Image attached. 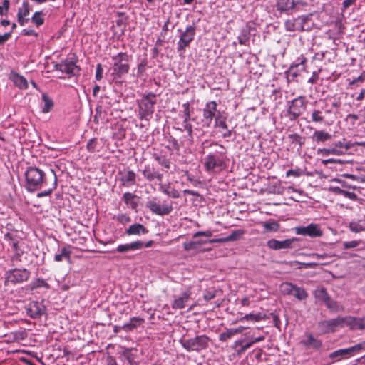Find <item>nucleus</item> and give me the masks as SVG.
<instances>
[{
  "instance_id": "nucleus-60",
  "label": "nucleus",
  "mask_w": 365,
  "mask_h": 365,
  "mask_svg": "<svg viewBox=\"0 0 365 365\" xmlns=\"http://www.w3.org/2000/svg\"><path fill=\"white\" fill-rule=\"evenodd\" d=\"M95 77L97 81H100L103 78V68L100 63L97 65Z\"/></svg>"
},
{
  "instance_id": "nucleus-25",
  "label": "nucleus",
  "mask_w": 365,
  "mask_h": 365,
  "mask_svg": "<svg viewBox=\"0 0 365 365\" xmlns=\"http://www.w3.org/2000/svg\"><path fill=\"white\" fill-rule=\"evenodd\" d=\"M358 318L351 316L341 317V327L348 326L351 329H358Z\"/></svg>"
},
{
  "instance_id": "nucleus-45",
  "label": "nucleus",
  "mask_w": 365,
  "mask_h": 365,
  "mask_svg": "<svg viewBox=\"0 0 365 365\" xmlns=\"http://www.w3.org/2000/svg\"><path fill=\"white\" fill-rule=\"evenodd\" d=\"M183 110H182V116H183V123L189 122V120L191 119L190 118V103H183L182 106Z\"/></svg>"
},
{
  "instance_id": "nucleus-52",
  "label": "nucleus",
  "mask_w": 365,
  "mask_h": 365,
  "mask_svg": "<svg viewBox=\"0 0 365 365\" xmlns=\"http://www.w3.org/2000/svg\"><path fill=\"white\" fill-rule=\"evenodd\" d=\"M123 356L127 359L130 365H137V363L133 360L132 355L130 354V349L124 348Z\"/></svg>"
},
{
  "instance_id": "nucleus-53",
  "label": "nucleus",
  "mask_w": 365,
  "mask_h": 365,
  "mask_svg": "<svg viewBox=\"0 0 365 365\" xmlns=\"http://www.w3.org/2000/svg\"><path fill=\"white\" fill-rule=\"evenodd\" d=\"M183 247L185 251L197 249L195 241L185 242L183 243Z\"/></svg>"
},
{
  "instance_id": "nucleus-19",
  "label": "nucleus",
  "mask_w": 365,
  "mask_h": 365,
  "mask_svg": "<svg viewBox=\"0 0 365 365\" xmlns=\"http://www.w3.org/2000/svg\"><path fill=\"white\" fill-rule=\"evenodd\" d=\"M143 247V242L138 240L128 244L120 245L116 248V251L120 253H125L129 251L140 250Z\"/></svg>"
},
{
  "instance_id": "nucleus-58",
  "label": "nucleus",
  "mask_w": 365,
  "mask_h": 365,
  "mask_svg": "<svg viewBox=\"0 0 365 365\" xmlns=\"http://www.w3.org/2000/svg\"><path fill=\"white\" fill-rule=\"evenodd\" d=\"M359 242L356 240L349 241V242H344L343 243V246L345 249H349V248H354L359 245Z\"/></svg>"
},
{
  "instance_id": "nucleus-37",
  "label": "nucleus",
  "mask_w": 365,
  "mask_h": 365,
  "mask_svg": "<svg viewBox=\"0 0 365 365\" xmlns=\"http://www.w3.org/2000/svg\"><path fill=\"white\" fill-rule=\"evenodd\" d=\"M250 36V28L246 26L245 28L242 29L241 33L237 38L239 43L241 45L246 44L247 42L249 41Z\"/></svg>"
},
{
  "instance_id": "nucleus-48",
  "label": "nucleus",
  "mask_w": 365,
  "mask_h": 365,
  "mask_svg": "<svg viewBox=\"0 0 365 365\" xmlns=\"http://www.w3.org/2000/svg\"><path fill=\"white\" fill-rule=\"evenodd\" d=\"M41 14L42 13L41 11H36L31 18V21L35 23L37 26H40L44 22V19L41 17Z\"/></svg>"
},
{
  "instance_id": "nucleus-33",
  "label": "nucleus",
  "mask_w": 365,
  "mask_h": 365,
  "mask_svg": "<svg viewBox=\"0 0 365 365\" xmlns=\"http://www.w3.org/2000/svg\"><path fill=\"white\" fill-rule=\"evenodd\" d=\"M347 355H349L347 349H342L330 353L329 358L332 360L339 361Z\"/></svg>"
},
{
  "instance_id": "nucleus-28",
  "label": "nucleus",
  "mask_w": 365,
  "mask_h": 365,
  "mask_svg": "<svg viewBox=\"0 0 365 365\" xmlns=\"http://www.w3.org/2000/svg\"><path fill=\"white\" fill-rule=\"evenodd\" d=\"M298 61L299 63L292 65L289 70L290 75L294 77L297 76L299 71H302L305 69L304 63L306 62V58L303 57L302 58H299Z\"/></svg>"
},
{
  "instance_id": "nucleus-38",
  "label": "nucleus",
  "mask_w": 365,
  "mask_h": 365,
  "mask_svg": "<svg viewBox=\"0 0 365 365\" xmlns=\"http://www.w3.org/2000/svg\"><path fill=\"white\" fill-rule=\"evenodd\" d=\"M311 117L312 121L314 123H323L324 121V116L319 110L314 109L312 112Z\"/></svg>"
},
{
  "instance_id": "nucleus-41",
  "label": "nucleus",
  "mask_w": 365,
  "mask_h": 365,
  "mask_svg": "<svg viewBox=\"0 0 365 365\" xmlns=\"http://www.w3.org/2000/svg\"><path fill=\"white\" fill-rule=\"evenodd\" d=\"M135 195L130 192H125L123 195V200L126 205H130L131 207H135L136 203L134 202Z\"/></svg>"
},
{
  "instance_id": "nucleus-27",
  "label": "nucleus",
  "mask_w": 365,
  "mask_h": 365,
  "mask_svg": "<svg viewBox=\"0 0 365 365\" xmlns=\"http://www.w3.org/2000/svg\"><path fill=\"white\" fill-rule=\"evenodd\" d=\"M51 173L52 174V183L50 185L49 187L44 190L43 192H38L37 194L38 197H43L46 196L50 195L52 192L57 187V177L53 169H51Z\"/></svg>"
},
{
  "instance_id": "nucleus-24",
  "label": "nucleus",
  "mask_w": 365,
  "mask_h": 365,
  "mask_svg": "<svg viewBox=\"0 0 365 365\" xmlns=\"http://www.w3.org/2000/svg\"><path fill=\"white\" fill-rule=\"evenodd\" d=\"M71 246L66 245L61 248V252L59 254H56L54 256V260L57 262H60L65 259L68 262L71 261Z\"/></svg>"
},
{
  "instance_id": "nucleus-55",
  "label": "nucleus",
  "mask_w": 365,
  "mask_h": 365,
  "mask_svg": "<svg viewBox=\"0 0 365 365\" xmlns=\"http://www.w3.org/2000/svg\"><path fill=\"white\" fill-rule=\"evenodd\" d=\"M243 319H246V320H253L255 322H258V321H260L261 319H262V317L260 314H246Z\"/></svg>"
},
{
  "instance_id": "nucleus-47",
  "label": "nucleus",
  "mask_w": 365,
  "mask_h": 365,
  "mask_svg": "<svg viewBox=\"0 0 365 365\" xmlns=\"http://www.w3.org/2000/svg\"><path fill=\"white\" fill-rule=\"evenodd\" d=\"M324 153L326 155H341L344 154V150L339 149V148L334 146L333 148L324 149Z\"/></svg>"
},
{
  "instance_id": "nucleus-51",
  "label": "nucleus",
  "mask_w": 365,
  "mask_h": 365,
  "mask_svg": "<svg viewBox=\"0 0 365 365\" xmlns=\"http://www.w3.org/2000/svg\"><path fill=\"white\" fill-rule=\"evenodd\" d=\"M364 348H365V344L364 343L356 344V345H354L353 346L347 348L348 354H349V355L351 354L352 353L356 352V351H359V350H361Z\"/></svg>"
},
{
  "instance_id": "nucleus-62",
  "label": "nucleus",
  "mask_w": 365,
  "mask_h": 365,
  "mask_svg": "<svg viewBox=\"0 0 365 365\" xmlns=\"http://www.w3.org/2000/svg\"><path fill=\"white\" fill-rule=\"evenodd\" d=\"M22 34H24L25 36H38V33H36L34 30H33V29H24L22 31Z\"/></svg>"
},
{
  "instance_id": "nucleus-59",
  "label": "nucleus",
  "mask_w": 365,
  "mask_h": 365,
  "mask_svg": "<svg viewBox=\"0 0 365 365\" xmlns=\"http://www.w3.org/2000/svg\"><path fill=\"white\" fill-rule=\"evenodd\" d=\"M212 235V231H198L193 235V237L196 238L200 236L211 237Z\"/></svg>"
},
{
  "instance_id": "nucleus-50",
  "label": "nucleus",
  "mask_w": 365,
  "mask_h": 365,
  "mask_svg": "<svg viewBox=\"0 0 365 365\" xmlns=\"http://www.w3.org/2000/svg\"><path fill=\"white\" fill-rule=\"evenodd\" d=\"M184 124V129L187 132V135L189 137V140L192 143L193 140V130H192V125L189 123V122L183 123Z\"/></svg>"
},
{
  "instance_id": "nucleus-8",
  "label": "nucleus",
  "mask_w": 365,
  "mask_h": 365,
  "mask_svg": "<svg viewBox=\"0 0 365 365\" xmlns=\"http://www.w3.org/2000/svg\"><path fill=\"white\" fill-rule=\"evenodd\" d=\"M30 272L26 269H14L6 272V281L12 284L23 283L29 279Z\"/></svg>"
},
{
  "instance_id": "nucleus-40",
  "label": "nucleus",
  "mask_w": 365,
  "mask_h": 365,
  "mask_svg": "<svg viewBox=\"0 0 365 365\" xmlns=\"http://www.w3.org/2000/svg\"><path fill=\"white\" fill-rule=\"evenodd\" d=\"M296 285L289 282H285L282 284V292L284 294L292 295Z\"/></svg>"
},
{
  "instance_id": "nucleus-29",
  "label": "nucleus",
  "mask_w": 365,
  "mask_h": 365,
  "mask_svg": "<svg viewBox=\"0 0 365 365\" xmlns=\"http://www.w3.org/2000/svg\"><path fill=\"white\" fill-rule=\"evenodd\" d=\"M312 138L317 143H324L331 138V135L324 130H316L314 132Z\"/></svg>"
},
{
  "instance_id": "nucleus-4",
  "label": "nucleus",
  "mask_w": 365,
  "mask_h": 365,
  "mask_svg": "<svg viewBox=\"0 0 365 365\" xmlns=\"http://www.w3.org/2000/svg\"><path fill=\"white\" fill-rule=\"evenodd\" d=\"M156 103V96L152 93L143 96L139 103V113L141 119L149 120L154 112V105Z\"/></svg>"
},
{
  "instance_id": "nucleus-12",
  "label": "nucleus",
  "mask_w": 365,
  "mask_h": 365,
  "mask_svg": "<svg viewBox=\"0 0 365 365\" xmlns=\"http://www.w3.org/2000/svg\"><path fill=\"white\" fill-rule=\"evenodd\" d=\"M146 206L153 213L158 215H168L173 210V207L171 205L164 204L163 205H160L154 200H149L147 202Z\"/></svg>"
},
{
  "instance_id": "nucleus-54",
  "label": "nucleus",
  "mask_w": 365,
  "mask_h": 365,
  "mask_svg": "<svg viewBox=\"0 0 365 365\" xmlns=\"http://www.w3.org/2000/svg\"><path fill=\"white\" fill-rule=\"evenodd\" d=\"M97 146V140L96 138L91 139L87 143V149L89 152H94Z\"/></svg>"
},
{
  "instance_id": "nucleus-15",
  "label": "nucleus",
  "mask_w": 365,
  "mask_h": 365,
  "mask_svg": "<svg viewBox=\"0 0 365 365\" xmlns=\"http://www.w3.org/2000/svg\"><path fill=\"white\" fill-rule=\"evenodd\" d=\"M26 312L32 319H37L43 314L44 307L41 303L33 301L28 304Z\"/></svg>"
},
{
  "instance_id": "nucleus-57",
  "label": "nucleus",
  "mask_w": 365,
  "mask_h": 365,
  "mask_svg": "<svg viewBox=\"0 0 365 365\" xmlns=\"http://www.w3.org/2000/svg\"><path fill=\"white\" fill-rule=\"evenodd\" d=\"M253 345V342H247L242 345V346L237 351L238 355H241L244 353L247 349H250Z\"/></svg>"
},
{
  "instance_id": "nucleus-63",
  "label": "nucleus",
  "mask_w": 365,
  "mask_h": 365,
  "mask_svg": "<svg viewBox=\"0 0 365 365\" xmlns=\"http://www.w3.org/2000/svg\"><path fill=\"white\" fill-rule=\"evenodd\" d=\"M327 307L331 309H335L336 302L331 299L329 297L327 301L324 302Z\"/></svg>"
},
{
  "instance_id": "nucleus-56",
  "label": "nucleus",
  "mask_w": 365,
  "mask_h": 365,
  "mask_svg": "<svg viewBox=\"0 0 365 365\" xmlns=\"http://www.w3.org/2000/svg\"><path fill=\"white\" fill-rule=\"evenodd\" d=\"M302 174V170L299 169V168H297V169H294V170H287V173H286V176L287 177H289V176L299 177Z\"/></svg>"
},
{
  "instance_id": "nucleus-34",
  "label": "nucleus",
  "mask_w": 365,
  "mask_h": 365,
  "mask_svg": "<svg viewBox=\"0 0 365 365\" xmlns=\"http://www.w3.org/2000/svg\"><path fill=\"white\" fill-rule=\"evenodd\" d=\"M349 227L354 232H360L365 230V223L362 221H351Z\"/></svg>"
},
{
  "instance_id": "nucleus-21",
  "label": "nucleus",
  "mask_w": 365,
  "mask_h": 365,
  "mask_svg": "<svg viewBox=\"0 0 365 365\" xmlns=\"http://www.w3.org/2000/svg\"><path fill=\"white\" fill-rule=\"evenodd\" d=\"M302 344L307 348L313 349H319L322 345V341L314 338L312 335H308L302 341Z\"/></svg>"
},
{
  "instance_id": "nucleus-35",
  "label": "nucleus",
  "mask_w": 365,
  "mask_h": 365,
  "mask_svg": "<svg viewBox=\"0 0 365 365\" xmlns=\"http://www.w3.org/2000/svg\"><path fill=\"white\" fill-rule=\"evenodd\" d=\"M292 295L300 301L305 300L308 297V293L306 290L302 287H297V285L294 289Z\"/></svg>"
},
{
  "instance_id": "nucleus-5",
  "label": "nucleus",
  "mask_w": 365,
  "mask_h": 365,
  "mask_svg": "<svg viewBox=\"0 0 365 365\" xmlns=\"http://www.w3.org/2000/svg\"><path fill=\"white\" fill-rule=\"evenodd\" d=\"M217 103L214 101L207 102L202 109V118L200 123L197 122V124L209 128L213 119L216 122V118L222 115L221 113L217 110Z\"/></svg>"
},
{
  "instance_id": "nucleus-16",
  "label": "nucleus",
  "mask_w": 365,
  "mask_h": 365,
  "mask_svg": "<svg viewBox=\"0 0 365 365\" xmlns=\"http://www.w3.org/2000/svg\"><path fill=\"white\" fill-rule=\"evenodd\" d=\"M319 324L320 327L324 329L325 332H334L337 327H341V317L322 321Z\"/></svg>"
},
{
  "instance_id": "nucleus-46",
  "label": "nucleus",
  "mask_w": 365,
  "mask_h": 365,
  "mask_svg": "<svg viewBox=\"0 0 365 365\" xmlns=\"http://www.w3.org/2000/svg\"><path fill=\"white\" fill-rule=\"evenodd\" d=\"M161 190L168 196H170L173 198L180 197V192L174 188H171L170 187L167 188L161 187Z\"/></svg>"
},
{
  "instance_id": "nucleus-26",
  "label": "nucleus",
  "mask_w": 365,
  "mask_h": 365,
  "mask_svg": "<svg viewBox=\"0 0 365 365\" xmlns=\"http://www.w3.org/2000/svg\"><path fill=\"white\" fill-rule=\"evenodd\" d=\"M143 322V319L140 317H132L130 319V322L124 324L122 326V329H123L125 331L128 332L134 329L137 328L138 326H140Z\"/></svg>"
},
{
  "instance_id": "nucleus-36",
  "label": "nucleus",
  "mask_w": 365,
  "mask_h": 365,
  "mask_svg": "<svg viewBox=\"0 0 365 365\" xmlns=\"http://www.w3.org/2000/svg\"><path fill=\"white\" fill-rule=\"evenodd\" d=\"M41 98H42V101L44 103V106L42 108L43 112V113L49 112L53 106V102L52 99H51L46 93L42 94Z\"/></svg>"
},
{
  "instance_id": "nucleus-31",
  "label": "nucleus",
  "mask_w": 365,
  "mask_h": 365,
  "mask_svg": "<svg viewBox=\"0 0 365 365\" xmlns=\"http://www.w3.org/2000/svg\"><path fill=\"white\" fill-rule=\"evenodd\" d=\"M11 81L13 83L21 89H26L28 87L27 81L22 76L19 75L18 73H12L11 74Z\"/></svg>"
},
{
  "instance_id": "nucleus-1",
  "label": "nucleus",
  "mask_w": 365,
  "mask_h": 365,
  "mask_svg": "<svg viewBox=\"0 0 365 365\" xmlns=\"http://www.w3.org/2000/svg\"><path fill=\"white\" fill-rule=\"evenodd\" d=\"M26 187L32 192L48 185L44 172L36 167H29L25 173Z\"/></svg>"
},
{
  "instance_id": "nucleus-44",
  "label": "nucleus",
  "mask_w": 365,
  "mask_h": 365,
  "mask_svg": "<svg viewBox=\"0 0 365 365\" xmlns=\"http://www.w3.org/2000/svg\"><path fill=\"white\" fill-rule=\"evenodd\" d=\"M29 14V3L24 1L22 7L18 10L17 16L26 17Z\"/></svg>"
},
{
  "instance_id": "nucleus-30",
  "label": "nucleus",
  "mask_w": 365,
  "mask_h": 365,
  "mask_svg": "<svg viewBox=\"0 0 365 365\" xmlns=\"http://www.w3.org/2000/svg\"><path fill=\"white\" fill-rule=\"evenodd\" d=\"M148 232L145 227L141 224H134L130 225L127 230L125 233L131 235H140L141 234H145Z\"/></svg>"
},
{
  "instance_id": "nucleus-39",
  "label": "nucleus",
  "mask_w": 365,
  "mask_h": 365,
  "mask_svg": "<svg viewBox=\"0 0 365 365\" xmlns=\"http://www.w3.org/2000/svg\"><path fill=\"white\" fill-rule=\"evenodd\" d=\"M244 234V231L242 230H237L233 231L230 235H228L225 238V242H231L235 241L240 239L242 235Z\"/></svg>"
},
{
  "instance_id": "nucleus-49",
  "label": "nucleus",
  "mask_w": 365,
  "mask_h": 365,
  "mask_svg": "<svg viewBox=\"0 0 365 365\" xmlns=\"http://www.w3.org/2000/svg\"><path fill=\"white\" fill-rule=\"evenodd\" d=\"M264 227L267 231H272V232H276L279 228V225L274 221L272 222H267L264 224Z\"/></svg>"
},
{
  "instance_id": "nucleus-61",
  "label": "nucleus",
  "mask_w": 365,
  "mask_h": 365,
  "mask_svg": "<svg viewBox=\"0 0 365 365\" xmlns=\"http://www.w3.org/2000/svg\"><path fill=\"white\" fill-rule=\"evenodd\" d=\"M11 31L5 33L4 35H0V45L4 43L11 37Z\"/></svg>"
},
{
  "instance_id": "nucleus-7",
  "label": "nucleus",
  "mask_w": 365,
  "mask_h": 365,
  "mask_svg": "<svg viewBox=\"0 0 365 365\" xmlns=\"http://www.w3.org/2000/svg\"><path fill=\"white\" fill-rule=\"evenodd\" d=\"M195 36V27L194 26H188L186 29L180 35L178 42V52L180 54H183L185 48L188 47L190 43L193 41Z\"/></svg>"
},
{
  "instance_id": "nucleus-64",
  "label": "nucleus",
  "mask_w": 365,
  "mask_h": 365,
  "mask_svg": "<svg viewBox=\"0 0 365 365\" xmlns=\"http://www.w3.org/2000/svg\"><path fill=\"white\" fill-rule=\"evenodd\" d=\"M358 329H365V317L361 318H358Z\"/></svg>"
},
{
  "instance_id": "nucleus-6",
  "label": "nucleus",
  "mask_w": 365,
  "mask_h": 365,
  "mask_svg": "<svg viewBox=\"0 0 365 365\" xmlns=\"http://www.w3.org/2000/svg\"><path fill=\"white\" fill-rule=\"evenodd\" d=\"M309 16H299L297 18L288 19L284 23V26L288 31H308L310 26L308 25Z\"/></svg>"
},
{
  "instance_id": "nucleus-11",
  "label": "nucleus",
  "mask_w": 365,
  "mask_h": 365,
  "mask_svg": "<svg viewBox=\"0 0 365 365\" xmlns=\"http://www.w3.org/2000/svg\"><path fill=\"white\" fill-rule=\"evenodd\" d=\"M299 3V1L295 0H277L276 8L280 13L290 14L297 11V6Z\"/></svg>"
},
{
  "instance_id": "nucleus-10",
  "label": "nucleus",
  "mask_w": 365,
  "mask_h": 365,
  "mask_svg": "<svg viewBox=\"0 0 365 365\" xmlns=\"http://www.w3.org/2000/svg\"><path fill=\"white\" fill-rule=\"evenodd\" d=\"M305 108V102L304 98L299 96L293 99L289 106L288 112L292 120H296Z\"/></svg>"
},
{
  "instance_id": "nucleus-2",
  "label": "nucleus",
  "mask_w": 365,
  "mask_h": 365,
  "mask_svg": "<svg viewBox=\"0 0 365 365\" xmlns=\"http://www.w3.org/2000/svg\"><path fill=\"white\" fill-rule=\"evenodd\" d=\"M210 339L206 335L197 336L192 339L182 337L179 342L187 351L199 352L208 347Z\"/></svg>"
},
{
  "instance_id": "nucleus-3",
  "label": "nucleus",
  "mask_w": 365,
  "mask_h": 365,
  "mask_svg": "<svg viewBox=\"0 0 365 365\" xmlns=\"http://www.w3.org/2000/svg\"><path fill=\"white\" fill-rule=\"evenodd\" d=\"M130 56L126 53H119L112 57L113 61V73L114 78H120L129 71Z\"/></svg>"
},
{
  "instance_id": "nucleus-43",
  "label": "nucleus",
  "mask_w": 365,
  "mask_h": 365,
  "mask_svg": "<svg viewBox=\"0 0 365 365\" xmlns=\"http://www.w3.org/2000/svg\"><path fill=\"white\" fill-rule=\"evenodd\" d=\"M333 145L344 150V153H346L349 149L353 147L354 144L349 142H346L345 140H344L343 141L335 142Z\"/></svg>"
},
{
  "instance_id": "nucleus-32",
  "label": "nucleus",
  "mask_w": 365,
  "mask_h": 365,
  "mask_svg": "<svg viewBox=\"0 0 365 365\" xmlns=\"http://www.w3.org/2000/svg\"><path fill=\"white\" fill-rule=\"evenodd\" d=\"M314 295L315 298L317 299H319L322 301L324 303L328 300L329 298V296L325 288L322 287H319L316 288V289L314 292Z\"/></svg>"
},
{
  "instance_id": "nucleus-22",
  "label": "nucleus",
  "mask_w": 365,
  "mask_h": 365,
  "mask_svg": "<svg viewBox=\"0 0 365 365\" xmlns=\"http://www.w3.org/2000/svg\"><path fill=\"white\" fill-rule=\"evenodd\" d=\"M143 176L149 181H153L155 179L160 181L163 178V175L151 168L149 165L145 167L143 170Z\"/></svg>"
},
{
  "instance_id": "nucleus-17",
  "label": "nucleus",
  "mask_w": 365,
  "mask_h": 365,
  "mask_svg": "<svg viewBox=\"0 0 365 365\" xmlns=\"http://www.w3.org/2000/svg\"><path fill=\"white\" fill-rule=\"evenodd\" d=\"M190 298V292L187 291L180 296H175L172 302V307L175 309H180L185 307L187 302Z\"/></svg>"
},
{
  "instance_id": "nucleus-23",
  "label": "nucleus",
  "mask_w": 365,
  "mask_h": 365,
  "mask_svg": "<svg viewBox=\"0 0 365 365\" xmlns=\"http://www.w3.org/2000/svg\"><path fill=\"white\" fill-rule=\"evenodd\" d=\"M214 126L215 128H220L225 130V132H224L222 133L223 138H230L231 136L232 130H228V128H227V125L226 123V118L225 117H224L222 115L217 117L216 122H215Z\"/></svg>"
},
{
  "instance_id": "nucleus-14",
  "label": "nucleus",
  "mask_w": 365,
  "mask_h": 365,
  "mask_svg": "<svg viewBox=\"0 0 365 365\" xmlns=\"http://www.w3.org/2000/svg\"><path fill=\"white\" fill-rule=\"evenodd\" d=\"M296 240H297L295 238L287 239L282 241L272 239L267 242V247L274 250L288 249L292 247L293 242Z\"/></svg>"
},
{
  "instance_id": "nucleus-9",
  "label": "nucleus",
  "mask_w": 365,
  "mask_h": 365,
  "mask_svg": "<svg viewBox=\"0 0 365 365\" xmlns=\"http://www.w3.org/2000/svg\"><path fill=\"white\" fill-rule=\"evenodd\" d=\"M297 235L308 236L312 238L319 237L322 235V231L319 225L311 223L307 226H299L294 228Z\"/></svg>"
},
{
  "instance_id": "nucleus-42",
  "label": "nucleus",
  "mask_w": 365,
  "mask_h": 365,
  "mask_svg": "<svg viewBox=\"0 0 365 365\" xmlns=\"http://www.w3.org/2000/svg\"><path fill=\"white\" fill-rule=\"evenodd\" d=\"M235 335V334L233 329H226L225 331L220 334L219 340L221 341H226Z\"/></svg>"
},
{
  "instance_id": "nucleus-18",
  "label": "nucleus",
  "mask_w": 365,
  "mask_h": 365,
  "mask_svg": "<svg viewBox=\"0 0 365 365\" xmlns=\"http://www.w3.org/2000/svg\"><path fill=\"white\" fill-rule=\"evenodd\" d=\"M120 181L122 185L129 187L136 183V175L133 170H126L121 174Z\"/></svg>"
},
{
  "instance_id": "nucleus-13",
  "label": "nucleus",
  "mask_w": 365,
  "mask_h": 365,
  "mask_svg": "<svg viewBox=\"0 0 365 365\" xmlns=\"http://www.w3.org/2000/svg\"><path fill=\"white\" fill-rule=\"evenodd\" d=\"M57 69L63 73L71 76H76L79 73L80 68L75 62L70 60H65L57 65Z\"/></svg>"
},
{
  "instance_id": "nucleus-20",
  "label": "nucleus",
  "mask_w": 365,
  "mask_h": 365,
  "mask_svg": "<svg viewBox=\"0 0 365 365\" xmlns=\"http://www.w3.org/2000/svg\"><path fill=\"white\" fill-rule=\"evenodd\" d=\"M222 165V160L213 154L208 155L205 159V168L207 171H213L215 168Z\"/></svg>"
}]
</instances>
